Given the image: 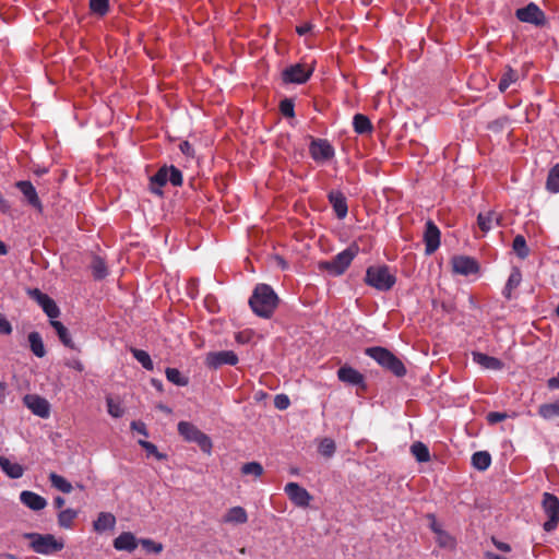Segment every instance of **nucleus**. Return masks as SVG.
Masks as SVG:
<instances>
[{
    "label": "nucleus",
    "mask_w": 559,
    "mask_h": 559,
    "mask_svg": "<svg viewBox=\"0 0 559 559\" xmlns=\"http://www.w3.org/2000/svg\"><path fill=\"white\" fill-rule=\"evenodd\" d=\"M472 464L478 471H486L491 464V456L487 451L475 452L472 456Z\"/></svg>",
    "instance_id": "nucleus-33"
},
{
    "label": "nucleus",
    "mask_w": 559,
    "mask_h": 559,
    "mask_svg": "<svg viewBox=\"0 0 559 559\" xmlns=\"http://www.w3.org/2000/svg\"><path fill=\"white\" fill-rule=\"evenodd\" d=\"M166 378L168 381L176 385L185 386L188 384V379L185 378L181 372L176 368L166 369Z\"/></svg>",
    "instance_id": "nucleus-41"
},
{
    "label": "nucleus",
    "mask_w": 559,
    "mask_h": 559,
    "mask_svg": "<svg viewBox=\"0 0 559 559\" xmlns=\"http://www.w3.org/2000/svg\"><path fill=\"white\" fill-rule=\"evenodd\" d=\"M452 270L456 274L469 275L478 271L477 262L469 257L457 255L452 258Z\"/></svg>",
    "instance_id": "nucleus-14"
},
{
    "label": "nucleus",
    "mask_w": 559,
    "mask_h": 559,
    "mask_svg": "<svg viewBox=\"0 0 559 559\" xmlns=\"http://www.w3.org/2000/svg\"><path fill=\"white\" fill-rule=\"evenodd\" d=\"M507 417H508V415L506 413H500V412H490L487 414V420L491 425L500 423V421L504 420Z\"/></svg>",
    "instance_id": "nucleus-54"
},
{
    "label": "nucleus",
    "mask_w": 559,
    "mask_h": 559,
    "mask_svg": "<svg viewBox=\"0 0 559 559\" xmlns=\"http://www.w3.org/2000/svg\"><path fill=\"white\" fill-rule=\"evenodd\" d=\"M546 187L550 192H559V163L556 164L549 171L547 177Z\"/></svg>",
    "instance_id": "nucleus-37"
},
{
    "label": "nucleus",
    "mask_w": 559,
    "mask_h": 559,
    "mask_svg": "<svg viewBox=\"0 0 559 559\" xmlns=\"http://www.w3.org/2000/svg\"><path fill=\"white\" fill-rule=\"evenodd\" d=\"M140 544L147 552L159 554L163 550V545L160 543H156L150 538L140 539Z\"/></svg>",
    "instance_id": "nucleus-48"
},
{
    "label": "nucleus",
    "mask_w": 559,
    "mask_h": 559,
    "mask_svg": "<svg viewBox=\"0 0 559 559\" xmlns=\"http://www.w3.org/2000/svg\"><path fill=\"white\" fill-rule=\"evenodd\" d=\"M79 512L74 509H64L58 513V525L62 528H71Z\"/></svg>",
    "instance_id": "nucleus-31"
},
{
    "label": "nucleus",
    "mask_w": 559,
    "mask_h": 559,
    "mask_svg": "<svg viewBox=\"0 0 559 559\" xmlns=\"http://www.w3.org/2000/svg\"><path fill=\"white\" fill-rule=\"evenodd\" d=\"M538 415L546 420L559 417V400L539 405Z\"/></svg>",
    "instance_id": "nucleus-32"
},
{
    "label": "nucleus",
    "mask_w": 559,
    "mask_h": 559,
    "mask_svg": "<svg viewBox=\"0 0 559 559\" xmlns=\"http://www.w3.org/2000/svg\"><path fill=\"white\" fill-rule=\"evenodd\" d=\"M131 353L144 369L153 370L154 365L147 352L143 349L131 348Z\"/></svg>",
    "instance_id": "nucleus-38"
},
{
    "label": "nucleus",
    "mask_w": 559,
    "mask_h": 559,
    "mask_svg": "<svg viewBox=\"0 0 559 559\" xmlns=\"http://www.w3.org/2000/svg\"><path fill=\"white\" fill-rule=\"evenodd\" d=\"M477 224L483 233L489 231L493 224H500V215L496 212L479 213Z\"/></svg>",
    "instance_id": "nucleus-24"
},
{
    "label": "nucleus",
    "mask_w": 559,
    "mask_h": 559,
    "mask_svg": "<svg viewBox=\"0 0 559 559\" xmlns=\"http://www.w3.org/2000/svg\"><path fill=\"white\" fill-rule=\"evenodd\" d=\"M328 198L337 218H345L348 213V206L345 195L341 191H331L329 192Z\"/></svg>",
    "instance_id": "nucleus-18"
},
{
    "label": "nucleus",
    "mask_w": 559,
    "mask_h": 559,
    "mask_svg": "<svg viewBox=\"0 0 559 559\" xmlns=\"http://www.w3.org/2000/svg\"><path fill=\"white\" fill-rule=\"evenodd\" d=\"M248 521V514L242 507L230 508L223 516L224 523L243 524Z\"/></svg>",
    "instance_id": "nucleus-23"
},
{
    "label": "nucleus",
    "mask_w": 559,
    "mask_h": 559,
    "mask_svg": "<svg viewBox=\"0 0 559 559\" xmlns=\"http://www.w3.org/2000/svg\"><path fill=\"white\" fill-rule=\"evenodd\" d=\"M23 538L31 540V548L40 555H51L63 548V542L51 534L24 533Z\"/></svg>",
    "instance_id": "nucleus-5"
},
{
    "label": "nucleus",
    "mask_w": 559,
    "mask_h": 559,
    "mask_svg": "<svg viewBox=\"0 0 559 559\" xmlns=\"http://www.w3.org/2000/svg\"><path fill=\"white\" fill-rule=\"evenodd\" d=\"M335 442L330 438L323 439L319 444V452L326 457L332 456L335 452Z\"/></svg>",
    "instance_id": "nucleus-47"
},
{
    "label": "nucleus",
    "mask_w": 559,
    "mask_h": 559,
    "mask_svg": "<svg viewBox=\"0 0 559 559\" xmlns=\"http://www.w3.org/2000/svg\"><path fill=\"white\" fill-rule=\"evenodd\" d=\"M66 365L69 368H72V369L78 370L80 372L84 370V365L79 359H71V360L67 361Z\"/></svg>",
    "instance_id": "nucleus-59"
},
{
    "label": "nucleus",
    "mask_w": 559,
    "mask_h": 559,
    "mask_svg": "<svg viewBox=\"0 0 559 559\" xmlns=\"http://www.w3.org/2000/svg\"><path fill=\"white\" fill-rule=\"evenodd\" d=\"M49 480L51 486L63 493H69L72 491L73 487L70 481H68L63 476L58 475L56 473L49 474Z\"/></svg>",
    "instance_id": "nucleus-34"
},
{
    "label": "nucleus",
    "mask_w": 559,
    "mask_h": 559,
    "mask_svg": "<svg viewBox=\"0 0 559 559\" xmlns=\"http://www.w3.org/2000/svg\"><path fill=\"white\" fill-rule=\"evenodd\" d=\"M290 404V401L288 399L287 395L285 394H278L275 396L274 399V406L277 408V409H286Z\"/></svg>",
    "instance_id": "nucleus-52"
},
{
    "label": "nucleus",
    "mask_w": 559,
    "mask_h": 559,
    "mask_svg": "<svg viewBox=\"0 0 559 559\" xmlns=\"http://www.w3.org/2000/svg\"><path fill=\"white\" fill-rule=\"evenodd\" d=\"M249 305L257 316L269 319L278 305V297L270 285L258 284L249 299Z\"/></svg>",
    "instance_id": "nucleus-1"
},
{
    "label": "nucleus",
    "mask_w": 559,
    "mask_h": 559,
    "mask_svg": "<svg viewBox=\"0 0 559 559\" xmlns=\"http://www.w3.org/2000/svg\"><path fill=\"white\" fill-rule=\"evenodd\" d=\"M90 9L93 13L104 16L109 10V0H90Z\"/></svg>",
    "instance_id": "nucleus-43"
},
{
    "label": "nucleus",
    "mask_w": 559,
    "mask_h": 559,
    "mask_svg": "<svg viewBox=\"0 0 559 559\" xmlns=\"http://www.w3.org/2000/svg\"><path fill=\"white\" fill-rule=\"evenodd\" d=\"M180 150L186 155H191L193 153V148H192L191 144L187 141H185L180 144Z\"/></svg>",
    "instance_id": "nucleus-63"
},
{
    "label": "nucleus",
    "mask_w": 559,
    "mask_h": 559,
    "mask_svg": "<svg viewBox=\"0 0 559 559\" xmlns=\"http://www.w3.org/2000/svg\"><path fill=\"white\" fill-rule=\"evenodd\" d=\"M542 507L548 520L544 523L546 532L554 531L559 522V499L549 492L543 495Z\"/></svg>",
    "instance_id": "nucleus-7"
},
{
    "label": "nucleus",
    "mask_w": 559,
    "mask_h": 559,
    "mask_svg": "<svg viewBox=\"0 0 559 559\" xmlns=\"http://www.w3.org/2000/svg\"><path fill=\"white\" fill-rule=\"evenodd\" d=\"M290 501L300 508H307L312 500L311 495L297 483H288L284 488Z\"/></svg>",
    "instance_id": "nucleus-11"
},
{
    "label": "nucleus",
    "mask_w": 559,
    "mask_h": 559,
    "mask_svg": "<svg viewBox=\"0 0 559 559\" xmlns=\"http://www.w3.org/2000/svg\"><path fill=\"white\" fill-rule=\"evenodd\" d=\"M365 283L379 292H389L395 285L396 276L388 265H371L366 271Z\"/></svg>",
    "instance_id": "nucleus-2"
},
{
    "label": "nucleus",
    "mask_w": 559,
    "mask_h": 559,
    "mask_svg": "<svg viewBox=\"0 0 559 559\" xmlns=\"http://www.w3.org/2000/svg\"><path fill=\"white\" fill-rule=\"evenodd\" d=\"M138 543L135 536L130 532H123L114 540V547L117 550L132 551L136 548Z\"/></svg>",
    "instance_id": "nucleus-22"
},
{
    "label": "nucleus",
    "mask_w": 559,
    "mask_h": 559,
    "mask_svg": "<svg viewBox=\"0 0 559 559\" xmlns=\"http://www.w3.org/2000/svg\"><path fill=\"white\" fill-rule=\"evenodd\" d=\"M312 29V24L311 23H304L301 25H298L296 27V32L300 35V36H304L306 34H308L310 31Z\"/></svg>",
    "instance_id": "nucleus-60"
},
{
    "label": "nucleus",
    "mask_w": 559,
    "mask_h": 559,
    "mask_svg": "<svg viewBox=\"0 0 559 559\" xmlns=\"http://www.w3.org/2000/svg\"><path fill=\"white\" fill-rule=\"evenodd\" d=\"M168 182H170L175 187H179L182 185V174L175 166L168 167Z\"/></svg>",
    "instance_id": "nucleus-50"
},
{
    "label": "nucleus",
    "mask_w": 559,
    "mask_h": 559,
    "mask_svg": "<svg viewBox=\"0 0 559 559\" xmlns=\"http://www.w3.org/2000/svg\"><path fill=\"white\" fill-rule=\"evenodd\" d=\"M29 295L36 299V301L40 305V307L43 305L46 304V299H50V297L44 293H41L39 289L35 288L33 290L29 292Z\"/></svg>",
    "instance_id": "nucleus-56"
},
{
    "label": "nucleus",
    "mask_w": 559,
    "mask_h": 559,
    "mask_svg": "<svg viewBox=\"0 0 559 559\" xmlns=\"http://www.w3.org/2000/svg\"><path fill=\"white\" fill-rule=\"evenodd\" d=\"M50 324L56 330L60 342L64 346L71 348V349H75V345L72 342V338L70 336L68 329L60 321L51 320Z\"/></svg>",
    "instance_id": "nucleus-27"
},
{
    "label": "nucleus",
    "mask_w": 559,
    "mask_h": 559,
    "mask_svg": "<svg viewBox=\"0 0 559 559\" xmlns=\"http://www.w3.org/2000/svg\"><path fill=\"white\" fill-rule=\"evenodd\" d=\"M12 332V325L8 321V319L0 313V333L4 335H9Z\"/></svg>",
    "instance_id": "nucleus-55"
},
{
    "label": "nucleus",
    "mask_w": 559,
    "mask_h": 559,
    "mask_svg": "<svg viewBox=\"0 0 559 559\" xmlns=\"http://www.w3.org/2000/svg\"><path fill=\"white\" fill-rule=\"evenodd\" d=\"M436 542L441 548L453 550L456 546V540L448 532L442 531L436 535Z\"/></svg>",
    "instance_id": "nucleus-39"
},
{
    "label": "nucleus",
    "mask_w": 559,
    "mask_h": 559,
    "mask_svg": "<svg viewBox=\"0 0 559 559\" xmlns=\"http://www.w3.org/2000/svg\"><path fill=\"white\" fill-rule=\"evenodd\" d=\"M547 386L550 390L559 389V373L556 377L548 379Z\"/></svg>",
    "instance_id": "nucleus-62"
},
{
    "label": "nucleus",
    "mask_w": 559,
    "mask_h": 559,
    "mask_svg": "<svg viewBox=\"0 0 559 559\" xmlns=\"http://www.w3.org/2000/svg\"><path fill=\"white\" fill-rule=\"evenodd\" d=\"M241 472L245 475H253L254 477H260L263 473V467L258 462H250V463H246L241 467Z\"/></svg>",
    "instance_id": "nucleus-45"
},
{
    "label": "nucleus",
    "mask_w": 559,
    "mask_h": 559,
    "mask_svg": "<svg viewBox=\"0 0 559 559\" xmlns=\"http://www.w3.org/2000/svg\"><path fill=\"white\" fill-rule=\"evenodd\" d=\"M427 518L430 520L429 527L436 535L443 531L433 514H428Z\"/></svg>",
    "instance_id": "nucleus-57"
},
{
    "label": "nucleus",
    "mask_w": 559,
    "mask_h": 559,
    "mask_svg": "<svg viewBox=\"0 0 559 559\" xmlns=\"http://www.w3.org/2000/svg\"><path fill=\"white\" fill-rule=\"evenodd\" d=\"M365 353L394 376L403 377L406 374V368L402 360L389 349L381 346H374L366 348Z\"/></svg>",
    "instance_id": "nucleus-3"
},
{
    "label": "nucleus",
    "mask_w": 559,
    "mask_h": 559,
    "mask_svg": "<svg viewBox=\"0 0 559 559\" xmlns=\"http://www.w3.org/2000/svg\"><path fill=\"white\" fill-rule=\"evenodd\" d=\"M309 153L316 162H326L334 156V148L326 140L317 139L310 143Z\"/></svg>",
    "instance_id": "nucleus-12"
},
{
    "label": "nucleus",
    "mask_w": 559,
    "mask_h": 559,
    "mask_svg": "<svg viewBox=\"0 0 559 559\" xmlns=\"http://www.w3.org/2000/svg\"><path fill=\"white\" fill-rule=\"evenodd\" d=\"M178 431L189 442H195L203 452L210 453L212 449L211 439L188 421L178 424Z\"/></svg>",
    "instance_id": "nucleus-6"
},
{
    "label": "nucleus",
    "mask_w": 559,
    "mask_h": 559,
    "mask_svg": "<svg viewBox=\"0 0 559 559\" xmlns=\"http://www.w3.org/2000/svg\"><path fill=\"white\" fill-rule=\"evenodd\" d=\"M66 504V500L64 498L58 496L53 499V507L58 510L61 511V509L63 508V506Z\"/></svg>",
    "instance_id": "nucleus-64"
},
{
    "label": "nucleus",
    "mask_w": 559,
    "mask_h": 559,
    "mask_svg": "<svg viewBox=\"0 0 559 559\" xmlns=\"http://www.w3.org/2000/svg\"><path fill=\"white\" fill-rule=\"evenodd\" d=\"M522 281V274L519 269H513L511 274L509 275V278L507 281V284L503 288V296L507 299H511L512 292L521 284Z\"/></svg>",
    "instance_id": "nucleus-28"
},
{
    "label": "nucleus",
    "mask_w": 559,
    "mask_h": 559,
    "mask_svg": "<svg viewBox=\"0 0 559 559\" xmlns=\"http://www.w3.org/2000/svg\"><path fill=\"white\" fill-rule=\"evenodd\" d=\"M46 304L41 306L44 312L50 318L55 319L59 316L60 310L57 304L50 298L45 300Z\"/></svg>",
    "instance_id": "nucleus-49"
},
{
    "label": "nucleus",
    "mask_w": 559,
    "mask_h": 559,
    "mask_svg": "<svg viewBox=\"0 0 559 559\" xmlns=\"http://www.w3.org/2000/svg\"><path fill=\"white\" fill-rule=\"evenodd\" d=\"M280 109L283 116L294 117V103L292 99L285 98L280 104Z\"/></svg>",
    "instance_id": "nucleus-51"
},
{
    "label": "nucleus",
    "mask_w": 559,
    "mask_h": 559,
    "mask_svg": "<svg viewBox=\"0 0 559 559\" xmlns=\"http://www.w3.org/2000/svg\"><path fill=\"white\" fill-rule=\"evenodd\" d=\"M28 342H29L31 350L36 357L41 358L46 355L44 342L38 332H35V331L31 332L28 334Z\"/></svg>",
    "instance_id": "nucleus-29"
},
{
    "label": "nucleus",
    "mask_w": 559,
    "mask_h": 559,
    "mask_svg": "<svg viewBox=\"0 0 559 559\" xmlns=\"http://www.w3.org/2000/svg\"><path fill=\"white\" fill-rule=\"evenodd\" d=\"M139 444L146 451L147 455L155 456L158 461L165 460L167 457L166 454L160 453L156 445L152 442L145 440H139Z\"/></svg>",
    "instance_id": "nucleus-44"
},
{
    "label": "nucleus",
    "mask_w": 559,
    "mask_h": 559,
    "mask_svg": "<svg viewBox=\"0 0 559 559\" xmlns=\"http://www.w3.org/2000/svg\"><path fill=\"white\" fill-rule=\"evenodd\" d=\"M512 248L519 258L525 259L530 251L526 245V240L522 235L515 236L513 239Z\"/></svg>",
    "instance_id": "nucleus-40"
},
{
    "label": "nucleus",
    "mask_w": 559,
    "mask_h": 559,
    "mask_svg": "<svg viewBox=\"0 0 559 559\" xmlns=\"http://www.w3.org/2000/svg\"><path fill=\"white\" fill-rule=\"evenodd\" d=\"M0 467L9 477L14 479L22 477L24 473L22 465L11 462L4 456H0Z\"/></svg>",
    "instance_id": "nucleus-26"
},
{
    "label": "nucleus",
    "mask_w": 559,
    "mask_h": 559,
    "mask_svg": "<svg viewBox=\"0 0 559 559\" xmlns=\"http://www.w3.org/2000/svg\"><path fill=\"white\" fill-rule=\"evenodd\" d=\"M358 252V245L353 242L345 250L337 253L332 260L320 262L319 267L334 276L342 275L350 265Z\"/></svg>",
    "instance_id": "nucleus-4"
},
{
    "label": "nucleus",
    "mask_w": 559,
    "mask_h": 559,
    "mask_svg": "<svg viewBox=\"0 0 559 559\" xmlns=\"http://www.w3.org/2000/svg\"><path fill=\"white\" fill-rule=\"evenodd\" d=\"M473 360L488 370H501L504 366L500 359L479 352L473 353Z\"/></svg>",
    "instance_id": "nucleus-20"
},
{
    "label": "nucleus",
    "mask_w": 559,
    "mask_h": 559,
    "mask_svg": "<svg viewBox=\"0 0 559 559\" xmlns=\"http://www.w3.org/2000/svg\"><path fill=\"white\" fill-rule=\"evenodd\" d=\"M515 15L521 22L531 23L536 26L544 25L546 21L544 12L533 2L518 9Z\"/></svg>",
    "instance_id": "nucleus-10"
},
{
    "label": "nucleus",
    "mask_w": 559,
    "mask_h": 559,
    "mask_svg": "<svg viewBox=\"0 0 559 559\" xmlns=\"http://www.w3.org/2000/svg\"><path fill=\"white\" fill-rule=\"evenodd\" d=\"M312 72V67L305 63H296L287 67L282 72V78L285 83L304 84L310 79Z\"/></svg>",
    "instance_id": "nucleus-8"
},
{
    "label": "nucleus",
    "mask_w": 559,
    "mask_h": 559,
    "mask_svg": "<svg viewBox=\"0 0 559 559\" xmlns=\"http://www.w3.org/2000/svg\"><path fill=\"white\" fill-rule=\"evenodd\" d=\"M93 276L97 280H102L107 275V267L103 259L96 257L92 262Z\"/></svg>",
    "instance_id": "nucleus-42"
},
{
    "label": "nucleus",
    "mask_w": 559,
    "mask_h": 559,
    "mask_svg": "<svg viewBox=\"0 0 559 559\" xmlns=\"http://www.w3.org/2000/svg\"><path fill=\"white\" fill-rule=\"evenodd\" d=\"M238 356L233 350L210 352L205 356V365L211 369H217L223 365L235 366Z\"/></svg>",
    "instance_id": "nucleus-9"
},
{
    "label": "nucleus",
    "mask_w": 559,
    "mask_h": 559,
    "mask_svg": "<svg viewBox=\"0 0 559 559\" xmlns=\"http://www.w3.org/2000/svg\"><path fill=\"white\" fill-rule=\"evenodd\" d=\"M25 405L32 411L33 414L48 418L50 415V404L44 397L38 395H26L24 397Z\"/></svg>",
    "instance_id": "nucleus-13"
},
{
    "label": "nucleus",
    "mask_w": 559,
    "mask_h": 559,
    "mask_svg": "<svg viewBox=\"0 0 559 559\" xmlns=\"http://www.w3.org/2000/svg\"><path fill=\"white\" fill-rule=\"evenodd\" d=\"M492 540H493L495 546H496L499 550H501V551H503V552H509V551L511 550V547H510V545H509V544L503 543V542H498V540H497V539H495V538H492Z\"/></svg>",
    "instance_id": "nucleus-61"
},
{
    "label": "nucleus",
    "mask_w": 559,
    "mask_h": 559,
    "mask_svg": "<svg viewBox=\"0 0 559 559\" xmlns=\"http://www.w3.org/2000/svg\"><path fill=\"white\" fill-rule=\"evenodd\" d=\"M354 130L358 134H368L372 131L369 118L362 114H356L353 118Z\"/></svg>",
    "instance_id": "nucleus-30"
},
{
    "label": "nucleus",
    "mask_w": 559,
    "mask_h": 559,
    "mask_svg": "<svg viewBox=\"0 0 559 559\" xmlns=\"http://www.w3.org/2000/svg\"><path fill=\"white\" fill-rule=\"evenodd\" d=\"M21 502L33 511L43 510L47 506V500L36 492L24 490L20 495Z\"/></svg>",
    "instance_id": "nucleus-19"
},
{
    "label": "nucleus",
    "mask_w": 559,
    "mask_h": 559,
    "mask_svg": "<svg viewBox=\"0 0 559 559\" xmlns=\"http://www.w3.org/2000/svg\"><path fill=\"white\" fill-rule=\"evenodd\" d=\"M337 378L340 381L350 385L364 386L365 377L356 369L349 366H343L337 370Z\"/></svg>",
    "instance_id": "nucleus-17"
},
{
    "label": "nucleus",
    "mask_w": 559,
    "mask_h": 559,
    "mask_svg": "<svg viewBox=\"0 0 559 559\" xmlns=\"http://www.w3.org/2000/svg\"><path fill=\"white\" fill-rule=\"evenodd\" d=\"M411 452L418 462H428L430 460L429 450L423 442H414L411 447Z\"/></svg>",
    "instance_id": "nucleus-36"
},
{
    "label": "nucleus",
    "mask_w": 559,
    "mask_h": 559,
    "mask_svg": "<svg viewBox=\"0 0 559 559\" xmlns=\"http://www.w3.org/2000/svg\"><path fill=\"white\" fill-rule=\"evenodd\" d=\"M15 187L22 192L26 202L31 206L41 211V209H43L41 202L38 198L35 187L33 186V183L31 181H28V180L16 181Z\"/></svg>",
    "instance_id": "nucleus-16"
},
{
    "label": "nucleus",
    "mask_w": 559,
    "mask_h": 559,
    "mask_svg": "<svg viewBox=\"0 0 559 559\" xmlns=\"http://www.w3.org/2000/svg\"><path fill=\"white\" fill-rule=\"evenodd\" d=\"M518 80H519L518 72L515 70H513L512 68L508 67L499 81V84H498L499 91L500 92L507 91V88H509L510 85L515 83Z\"/></svg>",
    "instance_id": "nucleus-35"
},
{
    "label": "nucleus",
    "mask_w": 559,
    "mask_h": 559,
    "mask_svg": "<svg viewBox=\"0 0 559 559\" xmlns=\"http://www.w3.org/2000/svg\"><path fill=\"white\" fill-rule=\"evenodd\" d=\"M106 403H107L108 413L112 417L120 418L124 414V411L121 407L120 403L115 402V400L112 397L107 396L106 397Z\"/></svg>",
    "instance_id": "nucleus-46"
},
{
    "label": "nucleus",
    "mask_w": 559,
    "mask_h": 559,
    "mask_svg": "<svg viewBox=\"0 0 559 559\" xmlns=\"http://www.w3.org/2000/svg\"><path fill=\"white\" fill-rule=\"evenodd\" d=\"M116 524V518L108 512H100L96 521H94L93 527L97 533H103L107 530H112Z\"/></svg>",
    "instance_id": "nucleus-25"
},
{
    "label": "nucleus",
    "mask_w": 559,
    "mask_h": 559,
    "mask_svg": "<svg viewBox=\"0 0 559 559\" xmlns=\"http://www.w3.org/2000/svg\"><path fill=\"white\" fill-rule=\"evenodd\" d=\"M508 126L507 118H499L488 124V129L493 132H501Z\"/></svg>",
    "instance_id": "nucleus-53"
},
{
    "label": "nucleus",
    "mask_w": 559,
    "mask_h": 559,
    "mask_svg": "<svg viewBox=\"0 0 559 559\" xmlns=\"http://www.w3.org/2000/svg\"><path fill=\"white\" fill-rule=\"evenodd\" d=\"M168 167L164 166L157 170V173L151 177L150 189L153 193L162 195V187L168 182Z\"/></svg>",
    "instance_id": "nucleus-21"
},
{
    "label": "nucleus",
    "mask_w": 559,
    "mask_h": 559,
    "mask_svg": "<svg viewBox=\"0 0 559 559\" xmlns=\"http://www.w3.org/2000/svg\"><path fill=\"white\" fill-rule=\"evenodd\" d=\"M424 241L426 245V253H433L440 246V230L432 221L426 223L424 233Z\"/></svg>",
    "instance_id": "nucleus-15"
},
{
    "label": "nucleus",
    "mask_w": 559,
    "mask_h": 559,
    "mask_svg": "<svg viewBox=\"0 0 559 559\" xmlns=\"http://www.w3.org/2000/svg\"><path fill=\"white\" fill-rule=\"evenodd\" d=\"M131 429L138 431L139 433H141L145 437L148 435L146 427L142 421H132Z\"/></svg>",
    "instance_id": "nucleus-58"
}]
</instances>
